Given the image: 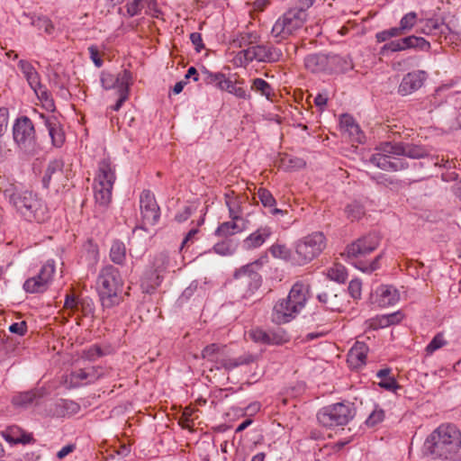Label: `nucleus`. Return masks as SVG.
<instances>
[{
  "instance_id": "1",
  "label": "nucleus",
  "mask_w": 461,
  "mask_h": 461,
  "mask_svg": "<svg viewBox=\"0 0 461 461\" xmlns=\"http://www.w3.org/2000/svg\"><path fill=\"white\" fill-rule=\"evenodd\" d=\"M460 449L461 431L451 423L438 427L424 442V453L432 459L460 461Z\"/></svg>"
},
{
  "instance_id": "2",
  "label": "nucleus",
  "mask_w": 461,
  "mask_h": 461,
  "mask_svg": "<svg viewBox=\"0 0 461 461\" xmlns=\"http://www.w3.org/2000/svg\"><path fill=\"white\" fill-rule=\"evenodd\" d=\"M123 280L118 268L106 265L101 268L96 279V290L104 309H111L122 301Z\"/></svg>"
},
{
  "instance_id": "3",
  "label": "nucleus",
  "mask_w": 461,
  "mask_h": 461,
  "mask_svg": "<svg viewBox=\"0 0 461 461\" xmlns=\"http://www.w3.org/2000/svg\"><path fill=\"white\" fill-rule=\"evenodd\" d=\"M115 179V167L111 160L102 159L98 163L93 185L95 200L99 206L106 207L111 203Z\"/></svg>"
},
{
  "instance_id": "4",
  "label": "nucleus",
  "mask_w": 461,
  "mask_h": 461,
  "mask_svg": "<svg viewBox=\"0 0 461 461\" xmlns=\"http://www.w3.org/2000/svg\"><path fill=\"white\" fill-rule=\"evenodd\" d=\"M10 203L29 221L42 222L48 218L46 205L32 192L20 189Z\"/></svg>"
},
{
  "instance_id": "5",
  "label": "nucleus",
  "mask_w": 461,
  "mask_h": 461,
  "mask_svg": "<svg viewBox=\"0 0 461 461\" xmlns=\"http://www.w3.org/2000/svg\"><path fill=\"white\" fill-rule=\"evenodd\" d=\"M325 248L324 234L321 231H314L296 241L294 262L303 266L319 257Z\"/></svg>"
},
{
  "instance_id": "6",
  "label": "nucleus",
  "mask_w": 461,
  "mask_h": 461,
  "mask_svg": "<svg viewBox=\"0 0 461 461\" xmlns=\"http://www.w3.org/2000/svg\"><path fill=\"white\" fill-rule=\"evenodd\" d=\"M355 416V409L349 403L337 402L321 408L317 413L319 423L327 428L344 426Z\"/></svg>"
},
{
  "instance_id": "7",
  "label": "nucleus",
  "mask_w": 461,
  "mask_h": 461,
  "mask_svg": "<svg viewBox=\"0 0 461 461\" xmlns=\"http://www.w3.org/2000/svg\"><path fill=\"white\" fill-rule=\"evenodd\" d=\"M307 19V14L302 10L290 8L273 25L271 33L278 41L287 39L301 29Z\"/></svg>"
},
{
  "instance_id": "8",
  "label": "nucleus",
  "mask_w": 461,
  "mask_h": 461,
  "mask_svg": "<svg viewBox=\"0 0 461 461\" xmlns=\"http://www.w3.org/2000/svg\"><path fill=\"white\" fill-rule=\"evenodd\" d=\"M14 140L27 154H34L37 150V139L34 125L27 116L15 120L13 127Z\"/></svg>"
},
{
  "instance_id": "9",
  "label": "nucleus",
  "mask_w": 461,
  "mask_h": 461,
  "mask_svg": "<svg viewBox=\"0 0 461 461\" xmlns=\"http://www.w3.org/2000/svg\"><path fill=\"white\" fill-rule=\"evenodd\" d=\"M203 80L206 85H213L221 91H226L237 98L249 100L251 95L248 91L242 86L244 84L243 79H236L235 81H231L230 78H227L226 76L222 73H212L206 68H203L202 71Z\"/></svg>"
},
{
  "instance_id": "10",
  "label": "nucleus",
  "mask_w": 461,
  "mask_h": 461,
  "mask_svg": "<svg viewBox=\"0 0 461 461\" xmlns=\"http://www.w3.org/2000/svg\"><path fill=\"white\" fill-rule=\"evenodd\" d=\"M380 242V234L376 231H372L348 245L345 254L351 259L365 257L376 249Z\"/></svg>"
},
{
  "instance_id": "11",
  "label": "nucleus",
  "mask_w": 461,
  "mask_h": 461,
  "mask_svg": "<svg viewBox=\"0 0 461 461\" xmlns=\"http://www.w3.org/2000/svg\"><path fill=\"white\" fill-rule=\"evenodd\" d=\"M55 273L54 260H48L41 267L40 273L25 281L23 288L28 293H43Z\"/></svg>"
},
{
  "instance_id": "12",
  "label": "nucleus",
  "mask_w": 461,
  "mask_h": 461,
  "mask_svg": "<svg viewBox=\"0 0 461 461\" xmlns=\"http://www.w3.org/2000/svg\"><path fill=\"white\" fill-rule=\"evenodd\" d=\"M140 207L142 222L144 225H155L159 219V207L156 202L154 194L144 190L140 197Z\"/></svg>"
},
{
  "instance_id": "13",
  "label": "nucleus",
  "mask_w": 461,
  "mask_h": 461,
  "mask_svg": "<svg viewBox=\"0 0 461 461\" xmlns=\"http://www.w3.org/2000/svg\"><path fill=\"white\" fill-rule=\"evenodd\" d=\"M260 267L258 260L248 264L234 274V277L240 281L242 285H248L249 290L253 293L257 290L261 284V276L258 273V269Z\"/></svg>"
},
{
  "instance_id": "14",
  "label": "nucleus",
  "mask_w": 461,
  "mask_h": 461,
  "mask_svg": "<svg viewBox=\"0 0 461 461\" xmlns=\"http://www.w3.org/2000/svg\"><path fill=\"white\" fill-rule=\"evenodd\" d=\"M427 78V73L423 70H415L406 74L398 87L401 95H408L419 90Z\"/></svg>"
},
{
  "instance_id": "15",
  "label": "nucleus",
  "mask_w": 461,
  "mask_h": 461,
  "mask_svg": "<svg viewBox=\"0 0 461 461\" xmlns=\"http://www.w3.org/2000/svg\"><path fill=\"white\" fill-rule=\"evenodd\" d=\"M40 119L49 132L52 145L57 148L61 147L65 142V133L58 118L54 115L41 113Z\"/></svg>"
},
{
  "instance_id": "16",
  "label": "nucleus",
  "mask_w": 461,
  "mask_h": 461,
  "mask_svg": "<svg viewBox=\"0 0 461 461\" xmlns=\"http://www.w3.org/2000/svg\"><path fill=\"white\" fill-rule=\"evenodd\" d=\"M294 303L289 299L279 300L273 309V321L278 324L291 321L303 310L302 308H293Z\"/></svg>"
},
{
  "instance_id": "17",
  "label": "nucleus",
  "mask_w": 461,
  "mask_h": 461,
  "mask_svg": "<svg viewBox=\"0 0 461 461\" xmlns=\"http://www.w3.org/2000/svg\"><path fill=\"white\" fill-rule=\"evenodd\" d=\"M370 162L386 171H399L408 167V164L403 159L392 158V157L386 154L375 153L372 155Z\"/></svg>"
},
{
  "instance_id": "18",
  "label": "nucleus",
  "mask_w": 461,
  "mask_h": 461,
  "mask_svg": "<svg viewBox=\"0 0 461 461\" xmlns=\"http://www.w3.org/2000/svg\"><path fill=\"white\" fill-rule=\"evenodd\" d=\"M131 80V74L126 69L117 75L116 82L119 98L116 104L111 107L113 111H119L122 104L128 99Z\"/></svg>"
},
{
  "instance_id": "19",
  "label": "nucleus",
  "mask_w": 461,
  "mask_h": 461,
  "mask_svg": "<svg viewBox=\"0 0 461 461\" xmlns=\"http://www.w3.org/2000/svg\"><path fill=\"white\" fill-rule=\"evenodd\" d=\"M272 233L271 227L261 226L243 240L242 247L247 250L258 249L265 243Z\"/></svg>"
},
{
  "instance_id": "20",
  "label": "nucleus",
  "mask_w": 461,
  "mask_h": 461,
  "mask_svg": "<svg viewBox=\"0 0 461 461\" xmlns=\"http://www.w3.org/2000/svg\"><path fill=\"white\" fill-rule=\"evenodd\" d=\"M310 285L303 281H297L291 288L288 296L293 304L294 310L296 308L303 309L308 299Z\"/></svg>"
},
{
  "instance_id": "21",
  "label": "nucleus",
  "mask_w": 461,
  "mask_h": 461,
  "mask_svg": "<svg viewBox=\"0 0 461 461\" xmlns=\"http://www.w3.org/2000/svg\"><path fill=\"white\" fill-rule=\"evenodd\" d=\"M330 56L321 53L311 54L304 59L305 68L312 73L331 71L332 68L330 67Z\"/></svg>"
},
{
  "instance_id": "22",
  "label": "nucleus",
  "mask_w": 461,
  "mask_h": 461,
  "mask_svg": "<svg viewBox=\"0 0 461 461\" xmlns=\"http://www.w3.org/2000/svg\"><path fill=\"white\" fill-rule=\"evenodd\" d=\"M63 167L64 163L60 159H55L49 163L42 177L44 187L48 188L51 183L56 184L62 181L64 178Z\"/></svg>"
},
{
  "instance_id": "23",
  "label": "nucleus",
  "mask_w": 461,
  "mask_h": 461,
  "mask_svg": "<svg viewBox=\"0 0 461 461\" xmlns=\"http://www.w3.org/2000/svg\"><path fill=\"white\" fill-rule=\"evenodd\" d=\"M317 299L327 310L336 311L339 309L340 302L332 285H327L325 288L317 294Z\"/></svg>"
},
{
  "instance_id": "24",
  "label": "nucleus",
  "mask_w": 461,
  "mask_h": 461,
  "mask_svg": "<svg viewBox=\"0 0 461 461\" xmlns=\"http://www.w3.org/2000/svg\"><path fill=\"white\" fill-rule=\"evenodd\" d=\"M375 294L379 305L383 307L393 305L399 300L398 291L393 285H380Z\"/></svg>"
},
{
  "instance_id": "25",
  "label": "nucleus",
  "mask_w": 461,
  "mask_h": 461,
  "mask_svg": "<svg viewBox=\"0 0 461 461\" xmlns=\"http://www.w3.org/2000/svg\"><path fill=\"white\" fill-rule=\"evenodd\" d=\"M340 125L348 133L352 140L359 143L363 142L364 133L351 115L343 114L340 118Z\"/></svg>"
},
{
  "instance_id": "26",
  "label": "nucleus",
  "mask_w": 461,
  "mask_h": 461,
  "mask_svg": "<svg viewBox=\"0 0 461 461\" xmlns=\"http://www.w3.org/2000/svg\"><path fill=\"white\" fill-rule=\"evenodd\" d=\"M44 396V390L42 388L35 389L19 394L13 397L12 402L20 407H28L32 403H38V400Z\"/></svg>"
},
{
  "instance_id": "27",
  "label": "nucleus",
  "mask_w": 461,
  "mask_h": 461,
  "mask_svg": "<svg viewBox=\"0 0 461 461\" xmlns=\"http://www.w3.org/2000/svg\"><path fill=\"white\" fill-rule=\"evenodd\" d=\"M368 347L364 342L357 341L348 353V363L354 367H359L366 364Z\"/></svg>"
},
{
  "instance_id": "28",
  "label": "nucleus",
  "mask_w": 461,
  "mask_h": 461,
  "mask_svg": "<svg viewBox=\"0 0 461 461\" xmlns=\"http://www.w3.org/2000/svg\"><path fill=\"white\" fill-rule=\"evenodd\" d=\"M248 221H225L219 225L215 230V235L219 237H229L240 233L247 229Z\"/></svg>"
},
{
  "instance_id": "29",
  "label": "nucleus",
  "mask_w": 461,
  "mask_h": 461,
  "mask_svg": "<svg viewBox=\"0 0 461 461\" xmlns=\"http://www.w3.org/2000/svg\"><path fill=\"white\" fill-rule=\"evenodd\" d=\"M4 438L10 444H28L32 442V437L22 431L19 427L12 426L2 432Z\"/></svg>"
},
{
  "instance_id": "30",
  "label": "nucleus",
  "mask_w": 461,
  "mask_h": 461,
  "mask_svg": "<svg viewBox=\"0 0 461 461\" xmlns=\"http://www.w3.org/2000/svg\"><path fill=\"white\" fill-rule=\"evenodd\" d=\"M258 57L259 62L273 63L281 59L283 52L270 44L258 45Z\"/></svg>"
},
{
  "instance_id": "31",
  "label": "nucleus",
  "mask_w": 461,
  "mask_h": 461,
  "mask_svg": "<svg viewBox=\"0 0 461 461\" xmlns=\"http://www.w3.org/2000/svg\"><path fill=\"white\" fill-rule=\"evenodd\" d=\"M401 41L403 50L414 49L418 50L429 51L430 49V43L422 37L411 35L402 38Z\"/></svg>"
},
{
  "instance_id": "32",
  "label": "nucleus",
  "mask_w": 461,
  "mask_h": 461,
  "mask_svg": "<svg viewBox=\"0 0 461 461\" xmlns=\"http://www.w3.org/2000/svg\"><path fill=\"white\" fill-rule=\"evenodd\" d=\"M110 259L116 265H122L126 259V247L123 242L114 240L110 249Z\"/></svg>"
},
{
  "instance_id": "33",
  "label": "nucleus",
  "mask_w": 461,
  "mask_h": 461,
  "mask_svg": "<svg viewBox=\"0 0 461 461\" xmlns=\"http://www.w3.org/2000/svg\"><path fill=\"white\" fill-rule=\"evenodd\" d=\"M330 67L332 68V70L337 72L346 73L353 69V63L352 60L348 57L331 55Z\"/></svg>"
},
{
  "instance_id": "34",
  "label": "nucleus",
  "mask_w": 461,
  "mask_h": 461,
  "mask_svg": "<svg viewBox=\"0 0 461 461\" xmlns=\"http://www.w3.org/2000/svg\"><path fill=\"white\" fill-rule=\"evenodd\" d=\"M391 369L384 368L377 372V377L381 379L378 385L387 391H395L400 386L398 385L395 378L390 375Z\"/></svg>"
},
{
  "instance_id": "35",
  "label": "nucleus",
  "mask_w": 461,
  "mask_h": 461,
  "mask_svg": "<svg viewBox=\"0 0 461 461\" xmlns=\"http://www.w3.org/2000/svg\"><path fill=\"white\" fill-rule=\"evenodd\" d=\"M399 150L401 151V156L411 158H420L427 155V150L423 147L410 143L402 142V148Z\"/></svg>"
},
{
  "instance_id": "36",
  "label": "nucleus",
  "mask_w": 461,
  "mask_h": 461,
  "mask_svg": "<svg viewBox=\"0 0 461 461\" xmlns=\"http://www.w3.org/2000/svg\"><path fill=\"white\" fill-rule=\"evenodd\" d=\"M251 90L260 93L267 100H271L274 95L273 87L262 78H254L251 84Z\"/></svg>"
},
{
  "instance_id": "37",
  "label": "nucleus",
  "mask_w": 461,
  "mask_h": 461,
  "mask_svg": "<svg viewBox=\"0 0 461 461\" xmlns=\"http://www.w3.org/2000/svg\"><path fill=\"white\" fill-rule=\"evenodd\" d=\"M18 185L5 176H0V192L8 198L9 202L18 193Z\"/></svg>"
},
{
  "instance_id": "38",
  "label": "nucleus",
  "mask_w": 461,
  "mask_h": 461,
  "mask_svg": "<svg viewBox=\"0 0 461 461\" xmlns=\"http://www.w3.org/2000/svg\"><path fill=\"white\" fill-rule=\"evenodd\" d=\"M384 257V252L377 255L371 262L358 261L355 267L364 273H372L380 267V260Z\"/></svg>"
},
{
  "instance_id": "39",
  "label": "nucleus",
  "mask_w": 461,
  "mask_h": 461,
  "mask_svg": "<svg viewBox=\"0 0 461 461\" xmlns=\"http://www.w3.org/2000/svg\"><path fill=\"white\" fill-rule=\"evenodd\" d=\"M34 93L47 109L51 111L55 109L54 100L51 94L44 86L41 85L39 88H36Z\"/></svg>"
},
{
  "instance_id": "40",
  "label": "nucleus",
  "mask_w": 461,
  "mask_h": 461,
  "mask_svg": "<svg viewBox=\"0 0 461 461\" xmlns=\"http://www.w3.org/2000/svg\"><path fill=\"white\" fill-rule=\"evenodd\" d=\"M221 347L218 344L212 343L206 346L203 351L202 356L209 361L219 363Z\"/></svg>"
},
{
  "instance_id": "41",
  "label": "nucleus",
  "mask_w": 461,
  "mask_h": 461,
  "mask_svg": "<svg viewBox=\"0 0 461 461\" xmlns=\"http://www.w3.org/2000/svg\"><path fill=\"white\" fill-rule=\"evenodd\" d=\"M375 179L378 185L389 187L392 190H398L402 185L401 180L383 174L376 176Z\"/></svg>"
},
{
  "instance_id": "42",
  "label": "nucleus",
  "mask_w": 461,
  "mask_h": 461,
  "mask_svg": "<svg viewBox=\"0 0 461 461\" xmlns=\"http://www.w3.org/2000/svg\"><path fill=\"white\" fill-rule=\"evenodd\" d=\"M274 258L287 260L291 257V250L285 244L275 243L269 248Z\"/></svg>"
},
{
  "instance_id": "43",
  "label": "nucleus",
  "mask_w": 461,
  "mask_h": 461,
  "mask_svg": "<svg viewBox=\"0 0 461 461\" xmlns=\"http://www.w3.org/2000/svg\"><path fill=\"white\" fill-rule=\"evenodd\" d=\"M257 196L264 207L273 208L276 203L273 194L266 188H258Z\"/></svg>"
},
{
  "instance_id": "44",
  "label": "nucleus",
  "mask_w": 461,
  "mask_h": 461,
  "mask_svg": "<svg viewBox=\"0 0 461 461\" xmlns=\"http://www.w3.org/2000/svg\"><path fill=\"white\" fill-rule=\"evenodd\" d=\"M402 142H384L380 144L379 150L380 154H386L391 157V155L401 156Z\"/></svg>"
},
{
  "instance_id": "45",
  "label": "nucleus",
  "mask_w": 461,
  "mask_h": 461,
  "mask_svg": "<svg viewBox=\"0 0 461 461\" xmlns=\"http://www.w3.org/2000/svg\"><path fill=\"white\" fill-rule=\"evenodd\" d=\"M249 335L254 342L269 345V331L257 328L251 330Z\"/></svg>"
},
{
  "instance_id": "46",
  "label": "nucleus",
  "mask_w": 461,
  "mask_h": 461,
  "mask_svg": "<svg viewBox=\"0 0 461 461\" xmlns=\"http://www.w3.org/2000/svg\"><path fill=\"white\" fill-rule=\"evenodd\" d=\"M32 24L38 28L39 30H44L48 34L52 33L54 30V26L51 21L46 16L37 17L32 19Z\"/></svg>"
},
{
  "instance_id": "47",
  "label": "nucleus",
  "mask_w": 461,
  "mask_h": 461,
  "mask_svg": "<svg viewBox=\"0 0 461 461\" xmlns=\"http://www.w3.org/2000/svg\"><path fill=\"white\" fill-rule=\"evenodd\" d=\"M447 344L443 334L438 333L425 348L427 355H432L436 350Z\"/></svg>"
},
{
  "instance_id": "48",
  "label": "nucleus",
  "mask_w": 461,
  "mask_h": 461,
  "mask_svg": "<svg viewBox=\"0 0 461 461\" xmlns=\"http://www.w3.org/2000/svg\"><path fill=\"white\" fill-rule=\"evenodd\" d=\"M89 374L86 369H78L70 374V383L76 386L82 384H88Z\"/></svg>"
},
{
  "instance_id": "49",
  "label": "nucleus",
  "mask_w": 461,
  "mask_h": 461,
  "mask_svg": "<svg viewBox=\"0 0 461 461\" xmlns=\"http://www.w3.org/2000/svg\"><path fill=\"white\" fill-rule=\"evenodd\" d=\"M78 311H80L85 317L93 315L95 312L93 300L88 297L78 299Z\"/></svg>"
},
{
  "instance_id": "50",
  "label": "nucleus",
  "mask_w": 461,
  "mask_h": 461,
  "mask_svg": "<svg viewBox=\"0 0 461 461\" xmlns=\"http://www.w3.org/2000/svg\"><path fill=\"white\" fill-rule=\"evenodd\" d=\"M384 419V411L383 409L375 407V410L369 414L366 420V424L368 427H375L382 422Z\"/></svg>"
},
{
  "instance_id": "51",
  "label": "nucleus",
  "mask_w": 461,
  "mask_h": 461,
  "mask_svg": "<svg viewBox=\"0 0 461 461\" xmlns=\"http://www.w3.org/2000/svg\"><path fill=\"white\" fill-rule=\"evenodd\" d=\"M328 276L331 280H334L338 283L343 284L346 282L348 278V274L343 267H336L334 268H330L328 272Z\"/></svg>"
},
{
  "instance_id": "52",
  "label": "nucleus",
  "mask_w": 461,
  "mask_h": 461,
  "mask_svg": "<svg viewBox=\"0 0 461 461\" xmlns=\"http://www.w3.org/2000/svg\"><path fill=\"white\" fill-rule=\"evenodd\" d=\"M213 250L215 253L221 255V256H227L232 254L234 251V247L230 240H223L221 242H218L213 246Z\"/></svg>"
},
{
  "instance_id": "53",
  "label": "nucleus",
  "mask_w": 461,
  "mask_h": 461,
  "mask_svg": "<svg viewBox=\"0 0 461 461\" xmlns=\"http://www.w3.org/2000/svg\"><path fill=\"white\" fill-rule=\"evenodd\" d=\"M238 57L240 59H244L245 62L249 63L253 60L258 61V45L248 47L247 49L239 52Z\"/></svg>"
},
{
  "instance_id": "54",
  "label": "nucleus",
  "mask_w": 461,
  "mask_h": 461,
  "mask_svg": "<svg viewBox=\"0 0 461 461\" xmlns=\"http://www.w3.org/2000/svg\"><path fill=\"white\" fill-rule=\"evenodd\" d=\"M288 341L287 334L282 330H271L269 331V345H282Z\"/></svg>"
},
{
  "instance_id": "55",
  "label": "nucleus",
  "mask_w": 461,
  "mask_h": 461,
  "mask_svg": "<svg viewBox=\"0 0 461 461\" xmlns=\"http://www.w3.org/2000/svg\"><path fill=\"white\" fill-rule=\"evenodd\" d=\"M417 20V14L415 12H410L406 14L400 21V25L404 32L412 29Z\"/></svg>"
},
{
  "instance_id": "56",
  "label": "nucleus",
  "mask_w": 461,
  "mask_h": 461,
  "mask_svg": "<svg viewBox=\"0 0 461 461\" xmlns=\"http://www.w3.org/2000/svg\"><path fill=\"white\" fill-rule=\"evenodd\" d=\"M104 355L102 348L98 345H93L83 352V357L89 361H95Z\"/></svg>"
},
{
  "instance_id": "57",
  "label": "nucleus",
  "mask_w": 461,
  "mask_h": 461,
  "mask_svg": "<svg viewBox=\"0 0 461 461\" xmlns=\"http://www.w3.org/2000/svg\"><path fill=\"white\" fill-rule=\"evenodd\" d=\"M348 293L353 299H359L361 297L362 283L358 279H353L348 285Z\"/></svg>"
},
{
  "instance_id": "58",
  "label": "nucleus",
  "mask_w": 461,
  "mask_h": 461,
  "mask_svg": "<svg viewBox=\"0 0 461 461\" xmlns=\"http://www.w3.org/2000/svg\"><path fill=\"white\" fill-rule=\"evenodd\" d=\"M142 7V0H130L126 4L127 13L131 17L139 14Z\"/></svg>"
},
{
  "instance_id": "59",
  "label": "nucleus",
  "mask_w": 461,
  "mask_h": 461,
  "mask_svg": "<svg viewBox=\"0 0 461 461\" xmlns=\"http://www.w3.org/2000/svg\"><path fill=\"white\" fill-rule=\"evenodd\" d=\"M402 50H403L402 45V41H401V39H399V40L391 41L390 42L384 44L381 49V53L384 54L386 51L396 52V51H402Z\"/></svg>"
},
{
  "instance_id": "60",
  "label": "nucleus",
  "mask_w": 461,
  "mask_h": 461,
  "mask_svg": "<svg viewBox=\"0 0 461 461\" xmlns=\"http://www.w3.org/2000/svg\"><path fill=\"white\" fill-rule=\"evenodd\" d=\"M199 230L197 228H194L188 231L185 239L183 240L180 250L182 251L185 248L189 247L190 244H193L194 240L196 239V235L198 234Z\"/></svg>"
},
{
  "instance_id": "61",
  "label": "nucleus",
  "mask_w": 461,
  "mask_h": 461,
  "mask_svg": "<svg viewBox=\"0 0 461 461\" xmlns=\"http://www.w3.org/2000/svg\"><path fill=\"white\" fill-rule=\"evenodd\" d=\"M388 321L385 314L380 315L370 321V327L374 330L388 327Z\"/></svg>"
},
{
  "instance_id": "62",
  "label": "nucleus",
  "mask_w": 461,
  "mask_h": 461,
  "mask_svg": "<svg viewBox=\"0 0 461 461\" xmlns=\"http://www.w3.org/2000/svg\"><path fill=\"white\" fill-rule=\"evenodd\" d=\"M443 24H439L438 22L433 20H429L426 22L425 26L421 29V32L424 34H433L436 33L435 31L440 29Z\"/></svg>"
},
{
  "instance_id": "63",
  "label": "nucleus",
  "mask_w": 461,
  "mask_h": 461,
  "mask_svg": "<svg viewBox=\"0 0 461 461\" xmlns=\"http://www.w3.org/2000/svg\"><path fill=\"white\" fill-rule=\"evenodd\" d=\"M101 83L104 88L110 89L112 87L117 88L116 77L111 74L103 75L101 77Z\"/></svg>"
},
{
  "instance_id": "64",
  "label": "nucleus",
  "mask_w": 461,
  "mask_h": 461,
  "mask_svg": "<svg viewBox=\"0 0 461 461\" xmlns=\"http://www.w3.org/2000/svg\"><path fill=\"white\" fill-rule=\"evenodd\" d=\"M25 78H26L29 86H31V88L33 91L41 86V80H40V75L36 70L34 72H32V74L28 75Z\"/></svg>"
}]
</instances>
